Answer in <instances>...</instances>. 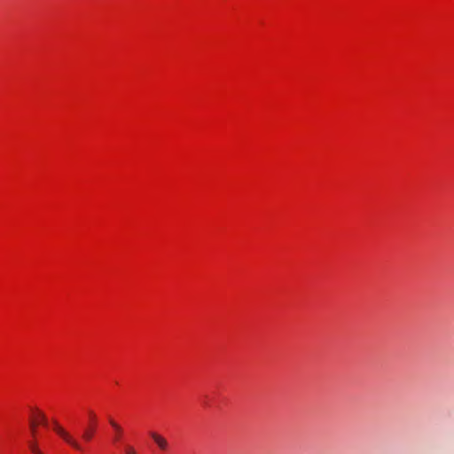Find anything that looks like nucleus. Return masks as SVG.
Wrapping results in <instances>:
<instances>
[{
	"mask_svg": "<svg viewBox=\"0 0 454 454\" xmlns=\"http://www.w3.org/2000/svg\"><path fill=\"white\" fill-rule=\"evenodd\" d=\"M110 424L116 431V436L114 438V441H118L120 438V434L121 433V427L113 419H110Z\"/></svg>",
	"mask_w": 454,
	"mask_h": 454,
	"instance_id": "7ed1b4c3",
	"label": "nucleus"
},
{
	"mask_svg": "<svg viewBox=\"0 0 454 454\" xmlns=\"http://www.w3.org/2000/svg\"><path fill=\"white\" fill-rule=\"evenodd\" d=\"M38 419H39V423H42L44 426L47 425V419L44 414H43L42 412H38Z\"/></svg>",
	"mask_w": 454,
	"mask_h": 454,
	"instance_id": "423d86ee",
	"label": "nucleus"
},
{
	"mask_svg": "<svg viewBox=\"0 0 454 454\" xmlns=\"http://www.w3.org/2000/svg\"><path fill=\"white\" fill-rule=\"evenodd\" d=\"M29 449L33 454H43L41 450L38 449L36 443L34 442H29Z\"/></svg>",
	"mask_w": 454,
	"mask_h": 454,
	"instance_id": "20e7f679",
	"label": "nucleus"
},
{
	"mask_svg": "<svg viewBox=\"0 0 454 454\" xmlns=\"http://www.w3.org/2000/svg\"><path fill=\"white\" fill-rule=\"evenodd\" d=\"M54 430L56 433L63 438L68 444H70L73 448L81 450V445L66 431L64 430L58 423H54Z\"/></svg>",
	"mask_w": 454,
	"mask_h": 454,
	"instance_id": "f257e3e1",
	"label": "nucleus"
},
{
	"mask_svg": "<svg viewBox=\"0 0 454 454\" xmlns=\"http://www.w3.org/2000/svg\"><path fill=\"white\" fill-rule=\"evenodd\" d=\"M150 435L161 450H166L168 448V442L163 436L154 432H152Z\"/></svg>",
	"mask_w": 454,
	"mask_h": 454,
	"instance_id": "f03ea898",
	"label": "nucleus"
},
{
	"mask_svg": "<svg viewBox=\"0 0 454 454\" xmlns=\"http://www.w3.org/2000/svg\"><path fill=\"white\" fill-rule=\"evenodd\" d=\"M35 427H36V423L35 421H31L30 422V429H31V434L33 436H35V433H36Z\"/></svg>",
	"mask_w": 454,
	"mask_h": 454,
	"instance_id": "0eeeda50",
	"label": "nucleus"
},
{
	"mask_svg": "<svg viewBox=\"0 0 454 454\" xmlns=\"http://www.w3.org/2000/svg\"><path fill=\"white\" fill-rule=\"evenodd\" d=\"M126 454H137L133 447L128 446L126 448Z\"/></svg>",
	"mask_w": 454,
	"mask_h": 454,
	"instance_id": "6e6552de",
	"label": "nucleus"
},
{
	"mask_svg": "<svg viewBox=\"0 0 454 454\" xmlns=\"http://www.w3.org/2000/svg\"><path fill=\"white\" fill-rule=\"evenodd\" d=\"M93 429H87L82 434V437L86 441H90L93 436Z\"/></svg>",
	"mask_w": 454,
	"mask_h": 454,
	"instance_id": "39448f33",
	"label": "nucleus"
}]
</instances>
